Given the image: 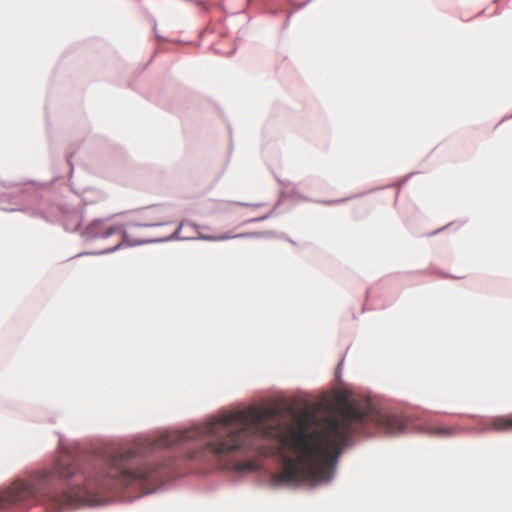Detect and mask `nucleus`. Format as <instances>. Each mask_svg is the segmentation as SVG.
I'll return each instance as SVG.
<instances>
[{"mask_svg":"<svg viewBox=\"0 0 512 512\" xmlns=\"http://www.w3.org/2000/svg\"><path fill=\"white\" fill-rule=\"evenodd\" d=\"M312 418V415H301L295 426L287 425L282 422L281 410L277 407H249L223 414L204 426L139 438L128 447H108L103 454L105 467L88 473V502H94L95 496L102 492L161 476V465L149 464L135 469L134 460L150 451L189 440L205 442L189 455L191 459L220 456L241 448L259 450V440H276L297 457L283 456V468L272 475V482L277 485L315 484L330 481L342 447L352 435H369L374 431L397 435L407 428L402 416L380 411L370 402L345 401L336 415L325 418L309 432Z\"/></svg>","mask_w":512,"mask_h":512,"instance_id":"nucleus-1","label":"nucleus"},{"mask_svg":"<svg viewBox=\"0 0 512 512\" xmlns=\"http://www.w3.org/2000/svg\"><path fill=\"white\" fill-rule=\"evenodd\" d=\"M424 432L433 437L446 438L456 434L455 427H447L442 425H426Z\"/></svg>","mask_w":512,"mask_h":512,"instance_id":"nucleus-2","label":"nucleus"},{"mask_svg":"<svg viewBox=\"0 0 512 512\" xmlns=\"http://www.w3.org/2000/svg\"><path fill=\"white\" fill-rule=\"evenodd\" d=\"M491 426L494 430H497V431L512 430V415L494 418L491 423Z\"/></svg>","mask_w":512,"mask_h":512,"instance_id":"nucleus-3","label":"nucleus"},{"mask_svg":"<svg viewBox=\"0 0 512 512\" xmlns=\"http://www.w3.org/2000/svg\"><path fill=\"white\" fill-rule=\"evenodd\" d=\"M253 467H254V463L253 462H247V463L244 464L243 469L251 470V469H253Z\"/></svg>","mask_w":512,"mask_h":512,"instance_id":"nucleus-4","label":"nucleus"},{"mask_svg":"<svg viewBox=\"0 0 512 512\" xmlns=\"http://www.w3.org/2000/svg\"><path fill=\"white\" fill-rule=\"evenodd\" d=\"M112 232H113V231H112L111 229H110V230H108V231H107V235L112 234Z\"/></svg>","mask_w":512,"mask_h":512,"instance_id":"nucleus-5","label":"nucleus"}]
</instances>
